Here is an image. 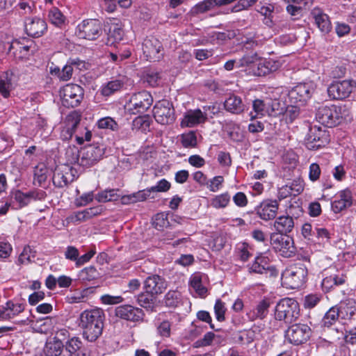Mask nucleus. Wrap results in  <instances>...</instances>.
Returning <instances> with one entry per match:
<instances>
[{
    "label": "nucleus",
    "instance_id": "nucleus-1",
    "mask_svg": "<svg viewBox=\"0 0 356 356\" xmlns=\"http://www.w3.org/2000/svg\"><path fill=\"white\" fill-rule=\"evenodd\" d=\"M105 314L102 309L86 310L80 315L79 326L83 337L90 342L95 341L102 334Z\"/></svg>",
    "mask_w": 356,
    "mask_h": 356
},
{
    "label": "nucleus",
    "instance_id": "nucleus-2",
    "mask_svg": "<svg viewBox=\"0 0 356 356\" xmlns=\"http://www.w3.org/2000/svg\"><path fill=\"white\" fill-rule=\"evenodd\" d=\"M241 65L245 67L247 74L254 76H266L277 71L280 63L273 59H264L257 54L245 56L241 60Z\"/></svg>",
    "mask_w": 356,
    "mask_h": 356
},
{
    "label": "nucleus",
    "instance_id": "nucleus-3",
    "mask_svg": "<svg viewBox=\"0 0 356 356\" xmlns=\"http://www.w3.org/2000/svg\"><path fill=\"white\" fill-rule=\"evenodd\" d=\"M283 103L277 99H255L252 102V111L250 113L251 120L265 115L277 117L283 113Z\"/></svg>",
    "mask_w": 356,
    "mask_h": 356
},
{
    "label": "nucleus",
    "instance_id": "nucleus-4",
    "mask_svg": "<svg viewBox=\"0 0 356 356\" xmlns=\"http://www.w3.org/2000/svg\"><path fill=\"white\" fill-rule=\"evenodd\" d=\"M307 273V264L302 262H297L290 266L282 273V284L286 288L298 289L305 282Z\"/></svg>",
    "mask_w": 356,
    "mask_h": 356
},
{
    "label": "nucleus",
    "instance_id": "nucleus-5",
    "mask_svg": "<svg viewBox=\"0 0 356 356\" xmlns=\"http://www.w3.org/2000/svg\"><path fill=\"white\" fill-rule=\"evenodd\" d=\"M275 318L286 324L296 321L300 316L298 302L290 298L281 299L276 305L274 311Z\"/></svg>",
    "mask_w": 356,
    "mask_h": 356
},
{
    "label": "nucleus",
    "instance_id": "nucleus-6",
    "mask_svg": "<svg viewBox=\"0 0 356 356\" xmlns=\"http://www.w3.org/2000/svg\"><path fill=\"white\" fill-rule=\"evenodd\" d=\"M104 145H89L81 149L78 152L76 158L79 165L83 167H90L99 162L104 154Z\"/></svg>",
    "mask_w": 356,
    "mask_h": 356
},
{
    "label": "nucleus",
    "instance_id": "nucleus-7",
    "mask_svg": "<svg viewBox=\"0 0 356 356\" xmlns=\"http://www.w3.org/2000/svg\"><path fill=\"white\" fill-rule=\"evenodd\" d=\"M330 141L329 133L325 127L312 125L305 138V144L308 149L316 150L325 147Z\"/></svg>",
    "mask_w": 356,
    "mask_h": 356
},
{
    "label": "nucleus",
    "instance_id": "nucleus-8",
    "mask_svg": "<svg viewBox=\"0 0 356 356\" xmlns=\"http://www.w3.org/2000/svg\"><path fill=\"white\" fill-rule=\"evenodd\" d=\"M153 103V97L150 92L142 90L133 94L125 106V108L131 114H142L146 112Z\"/></svg>",
    "mask_w": 356,
    "mask_h": 356
},
{
    "label": "nucleus",
    "instance_id": "nucleus-9",
    "mask_svg": "<svg viewBox=\"0 0 356 356\" xmlns=\"http://www.w3.org/2000/svg\"><path fill=\"white\" fill-rule=\"evenodd\" d=\"M60 92L62 104L67 108L78 106L83 98V89L76 84H67Z\"/></svg>",
    "mask_w": 356,
    "mask_h": 356
},
{
    "label": "nucleus",
    "instance_id": "nucleus-10",
    "mask_svg": "<svg viewBox=\"0 0 356 356\" xmlns=\"http://www.w3.org/2000/svg\"><path fill=\"white\" fill-rule=\"evenodd\" d=\"M154 117L161 124H171L175 121V113L172 104L163 99L157 102L153 108Z\"/></svg>",
    "mask_w": 356,
    "mask_h": 356
},
{
    "label": "nucleus",
    "instance_id": "nucleus-11",
    "mask_svg": "<svg viewBox=\"0 0 356 356\" xmlns=\"http://www.w3.org/2000/svg\"><path fill=\"white\" fill-rule=\"evenodd\" d=\"M102 28L98 19H90L83 21L76 28V34L79 38L94 40L102 34Z\"/></svg>",
    "mask_w": 356,
    "mask_h": 356
},
{
    "label": "nucleus",
    "instance_id": "nucleus-12",
    "mask_svg": "<svg viewBox=\"0 0 356 356\" xmlns=\"http://www.w3.org/2000/svg\"><path fill=\"white\" fill-rule=\"evenodd\" d=\"M313 82L301 83L293 87L288 92V97L291 104H300L303 105L310 99L314 92Z\"/></svg>",
    "mask_w": 356,
    "mask_h": 356
},
{
    "label": "nucleus",
    "instance_id": "nucleus-13",
    "mask_svg": "<svg viewBox=\"0 0 356 356\" xmlns=\"http://www.w3.org/2000/svg\"><path fill=\"white\" fill-rule=\"evenodd\" d=\"M143 51L147 60L159 61L164 54L161 42L154 37L147 38L143 43Z\"/></svg>",
    "mask_w": 356,
    "mask_h": 356
},
{
    "label": "nucleus",
    "instance_id": "nucleus-14",
    "mask_svg": "<svg viewBox=\"0 0 356 356\" xmlns=\"http://www.w3.org/2000/svg\"><path fill=\"white\" fill-rule=\"evenodd\" d=\"M355 86V81L351 80L334 81L329 86L327 93L332 99H343L349 97Z\"/></svg>",
    "mask_w": 356,
    "mask_h": 356
},
{
    "label": "nucleus",
    "instance_id": "nucleus-15",
    "mask_svg": "<svg viewBox=\"0 0 356 356\" xmlns=\"http://www.w3.org/2000/svg\"><path fill=\"white\" fill-rule=\"evenodd\" d=\"M311 332V328L307 324L297 323L289 327L286 337L291 343L299 345L309 339Z\"/></svg>",
    "mask_w": 356,
    "mask_h": 356
},
{
    "label": "nucleus",
    "instance_id": "nucleus-16",
    "mask_svg": "<svg viewBox=\"0 0 356 356\" xmlns=\"http://www.w3.org/2000/svg\"><path fill=\"white\" fill-rule=\"evenodd\" d=\"M316 120L327 127H333L338 123L339 113L336 106L329 104L321 106L316 113Z\"/></svg>",
    "mask_w": 356,
    "mask_h": 356
},
{
    "label": "nucleus",
    "instance_id": "nucleus-17",
    "mask_svg": "<svg viewBox=\"0 0 356 356\" xmlns=\"http://www.w3.org/2000/svg\"><path fill=\"white\" fill-rule=\"evenodd\" d=\"M270 242L274 250L284 257H290L295 253L293 241L289 236L273 234Z\"/></svg>",
    "mask_w": 356,
    "mask_h": 356
},
{
    "label": "nucleus",
    "instance_id": "nucleus-18",
    "mask_svg": "<svg viewBox=\"0 0 356 356\" xmlns=\"http://www.w3.org/2000/svg\"><path fill=\"white\" fill-rule=\"evenodd\" d=\"M115 316L127 321L139 322L143 321L145 313L141 309L131 305H122L115 307Z\"/></svg>",
    "mask_w": 356,
    "mask_h": 356
},
{
    "label": "nucleus",
    "instance_id": "nucleus-19",
    "mask_svg": "<svg viewBox=\"0 0 356 356\" xmlns=\"http://www.w3.org/2000/svg\"><path fill=\"white\" fill-rule=\"evenodd\" d=\"M353 202V195L352 191L348 188L341 190L334 196V199L331 202L332 211L335 213H339L350 207Z\"/></svg>",
    "mask_w": 356,
    "mask_h": 356
},
{
    "label": "nucleus",
    "instance_id": "nucleus-20",
    "mask_svg": "<svg viewBox=\"0 0 356 356\" xmlns=\"http://www.w3.org/2000/svg\"><path fill=\"white\" fill-rule=\"evenodd\" d=\"M254 209L259 218L264 221H268L275 218L279 209V203L275 200H265Z\"/></svg>",
    "mask_w": 356,
    "mask_h": 356
},
{
    "label": "nucleus",
    "instance_id": "nucleus-21",
    "mask_svg": "<svg viewBox=\"0 0 356 356\" xmlns=\"http://www.w3.org/2000/svg\"><path fill=\"white\" fill-rule=\"evenodd\" d=\"M74 179L73 175V168L68 165L56 167L54 172L52 181L57 188H64L67 186L70 182Z\"/></svg>",
    "mask_w": 356,
    "mask_h": 356
},
{
    "label": "nucleus",
    "instance_id": "nucleus-22",
    "mask_svg": "<svg viewBox=\"0 0 356 356\" xmlns=\"http://www.w3.org/2000/svg\"><path fill=\"white\" fill-rule=\"evenodd\" d=\"M167 287L168 282L163 277L158 275H149L144 282V289L156 296L163 293Z\"/></svg>",
    "mask_w": 356,
    "mask_h": 356
},
{
    "label": "nucleus",
    "instance_id": "nucleus-23",
    "mask_svg": "<svg viewBox=\"0 0 356 356\" xmlns=\"http://www.w3.org/2000/svg\"><path fill=\"white\" fill-rule=\"evenodd\" d=\"M25 30L29 36L39 38L47 31V24L39 17L28 18L25 22Z\"/></svg>",
    "mask_w": 356,
    "mask_h": 356
},
{
    "label": "nucleus",
    "instance_id": "nucleus-24",
    "mask_svg": "<svg viewBox=\"0 0 356 356\" xmlns=\"http://www.w3.org/2000/svg\"><path fill=\"white\" fill-rule=\"evenodd\" d=\"M24 305L8 301L5 305H0V320H10L24 310Z\"/></svg>",
    "mask_w": 356,
    "mask_h": 356
},
{
    "label": "nucleus",
    "instance_id": "nucleus-25",
    "mask_svg": "<svg viewBox=\"0 0 356 356\" xmlns=\"http://www.w3.org/2000/svg\"><path fill=\"white\" fill-rule=\"evenodd\" d=\"M311 15L321 32L327 33L331 31L332 24L329 17L320 8H314L311 12Z\"/></svg>",
    "mask_w": 356,
    "mask_h": 356
},
{
    "label": "nucleus",
    "instance_id": "nucleus-26",
    "mask_svg": "<svg viewBox=\"0 0 356 356\" xmlns=\"http://www.w3.org/2000/svg\"><path fill=\"white\" fill-rule=\"evenodd\" d=\"M44 192H38L36 191H30L28 193H23L20 190H17L12 193L13 197L19 204V208L27 206L32 200H41Z\"/></svg>",
    "mask_w": 356,
    "mask_h": 356
},
{
    "label": "nucleus",
    "instance_id": "nucleus-27",
    "mask_svg": "<svg viewBox=\"0 0 356 356\" xmlns=\"http://www.w3.org/2000/svg\"><path fill=\"white\" fill-rule=\"evenodd\" d=\"M273 227L281 235L290 233L294 227L293 218L288 215L280 216L274 221Z\"/></svg>",
    "mask_w": 356,
    "mask_h": 356
},
{
    "label": "nucleus",
    "instance_id": "nucleus-28",
    "mask_svg": "<svg viewBox=\"0 0 356 356\" xmlns=\"http://www.w3.org/2000/svg\"><path fill=\"white\" fill-rule=\"evenodd\" d=\"M205 117L200 109L188 111L181 122V127H192L203 122Z\"/></svg>",
    "mask_w": 356,
    "mask_h": 356
},
{
    "label": "nucleus",
    "instance_id": "nucleus-29",
    "mask_svg": "<svg viewBox=\"0 0 356 356\" xmlns=\"http://www.w3.org/2000/svg\"><path fill=\"white\" fill-rule=\"evenodd\" d=\"M274 268L269 265V259L267 257L259 255L257 256L254 262L250 266L249 270L250 273L257 274L267 273L272 272Z\"/></svg>",
    "mask_w": 356,
    "mask_h": 356
},
{
    "label": "nucleus",
    "instance_id": "nucleus-30",
    "mask_svg": "<svg viewBox=\"0 0 356 356\" xmlns=\"http://www.w3.org/2000/svg\"><path fill=\"white\" fill-rule=\"evenodd\" d=\"M67 126L61 132L60 138L63 140H68L72 138L77 126L81 121V115L76 113L70 115L67 118Z\"/></svg>",
    "mask_w": 356,
    "mask_h": 356
},
{
    "label": "nucleus",
    "instance_id": "nucleus-31",
    "mask_svg": "<svg viewBox=\"0 0 356 356\" xmlns=\"http://www.w3.org/2000/svg\"><path fill=\"white\" fill-rule=\"evenodd\" d=\"M68 356H90L89 353L82 346L81 341L76 337L72 338L65 345Z\"/></svg>",
    "mask_w": 356,
    "mask_h": 356
},
{
    "label": "nucleus",
    "instance_id": "nucleus-32",
    "mask_svg": "<svg viewBox=\"0 0 356 356\" xmlns=\"http://www.w3.org/2000/svg\"><path fill=\"white\" fill-rule=\"evenodd\" d=\"M64 345L61 340L54 337L46 342L43 352L45 356H60Z\"/></svg>",
    "mask_w": 356,
    "mask_h": 356
},
{
    "label": "nucleus",
    "instance_id": "nucleus-33",
    "mask_svg": "<svg viewBox=\"0 0 356 356\" xmlns=\"http://www.w3.org/2000/svg\"><path fill=\"white\" fill-rule=\"evenodd\" d=\"M338 308L340 309L342 318L350 319L356 313V300L353 298L346 299L340 302Z\"/></svg>",
    "mask_w": 356,
    "mask_h": 356
},
{
    "label": "nucleus",
    "instance_id": "nucleus-34",
    "mask_svg": "<svg viewBox=\"0 0 356 356\" xmlns=\"http://www.w3.org/2000/svg\"><path fill=\"white\" fill-rule=\"evenodd\" d=\"M346 281V277L341 273H333L326 276L322 281V287L325 291H330L334 286L343 284Z\"/></svg>",
    "mask_w": 356,
    "mask_h": 356
},
{
    "label": "nucleus",
    "instance_id": "nucleus-35",
    "mask_svg": "<svg viewBox=\"0 0 356 356\" xmlns=\"http://www.w3.org/2000/svg\"><path fill=\"white\" fill-rule=\"evenodd\" d=\"M224 108L234 114L241 113L243 111V104L241 97L235 95H231L224 102Z\"/></svg>",
    "mask_w": 356,
    "mask_h": 356
},
{
    "label": "nucleus",
    "instance_id": "nucleus-36",
    "mask_svg": "<svg viewBox=\"0 0 356 356\" xmlns=\"http://www.w3.org/2000/svg\"><path fill=\"white\" fill-rule=\"evenodd\" d=\"M222 5V0H204L193 7L191 13L194 15L204 13L216 6H221Z\"/></svg>",
    "mask_w": 356,
    "mask_h": 356
},
{
    "label": "nucleus",
    "instance_id": "nucleus-37",
    "mask_svg": "<svg viewBox=\"0 0 356 356\" xmlns=\"http://www.w3.org/2000/svg\"><path fill=\"white\" fill-rule=\"evenodd\" d=\"M124 36V31L118 24H112L109 26L107 33L108 45H113L121 41Z\"/></svg>",
    "mask_w": 356,
    "mask_h": 356
},
{
    "label": "nucleus",
    "instance_id": "nucleus-38",
    "mask_svg": "<svg viewBox=\"0 0 356 356\" xmlns=\"http://www.w3.org/2000/svg\"><path fill=\"white\" fill-rule=\"evenodd\" d=\"M12 76L11 71H6L0 75V93L4 97H8L12 89Z\"/></svg>",
    "mask_w": 356,
    "mask_h": 356
},
{
    "label": "nucleus",
    "instance_id": "nucleus-39",
    "mask_svg": "<svg viewBox=\"0 0 356 356\" xmlns=\"http://www.w3.org/2000/svg\"><path fill=\"white\" fill-rule=\"evenodd\" d=\"M123 82L118 79L110 81L102 86L101 94L105 97L111 96L119 91L123 87Z\"/></svg>",
    "mask_w": 356,
    "mask_h": 356
},
{
    "label": "nucleus",
    "instance_id": "nucleus-40",
    "mask_svg": "<svg viewBox=\"0 0 356 356\" xmlns=\"http://www.w3.org/2000/svg\"><path fill=\"white\" fill-rule=\"evenodd\" d=\"M181 293L177 290H171L165 294L163 299V302L166 307L175 308L179 305V304L181 302Z\"/></svg>",
    "mask_w": 356,
    "mask_h": 356
},
{
    "label": "nucleus",
    "instance_id": "nucleus-41",
    "mask_svg": "<svg viewBox=\"0 0 356 356\" xmlns=\"http://www.w3.org/2000/svg\"><path fill=\"white\" fill-rule=\"evenodd\" d=\"M268 302L266 300H262L257 305L256 308L249 314V318L252 320L264 318L268 314Z\"/></svg>",
    "mask_w": 356,
    "mask_h": 356
},
{
    "label": "nucleus",
    "instance_id": "nucleus-42",
    "mask_svg": "<svg viewBox=\"0 0 356 356\" xmlns=\"http://www.w3.org/2000/svg\"><path fill=\"white\" fill-rule=\"evenodd\" d=\"M254 334L252 330H243L234 333L233 341L234 343L248 344L253 341Z\"/></svg>",
    "mask_w": 356,
    "mask_h": 356
},
{
    "label": "nucleus",
    "instance_id": "nucleus-43",
    "mask_svg": "<svg viewBox=\"0 0 356 356\" xmlns=\"http://www.w3.org/2000/svg\"><path fill=\"white\" fill-rule=\"evenodd\" d=\"M341 316L340 309L338 308V305L331 307L325 314L323 323L325 326H330L333 325Z\"/></svg>",
    "mask_w": 356,
    "mask_h": 356
},
{
    "label": "nucleus",
    "instance_id": "nucleus-44",
    "mask_svg": "<svg viewBox=\"0 0 356 356\" xmlns=\"http://www.w3.org/2000/svg\"><path fill=\"white\" fill-rule=\"evenodd\" d=\"M156 297L155 295L145 291V292L138 294L137 301L138 303L144 308H153Z\"/></svg>",
    "mask_w": 356,
    "mask_h": 356
},
{
    "label": "nucleus",
    "instance_id": "nucleus-45",
    "mask_svg": "<svg viewBox=\"0 0 356 356\" xmlns=\"http://www.w3.org/2000/svg\"><path fill=\"white\" fill-rule=\"evenodd\" d=\"M48 17L51 23L58 27H62L65 22V17L59 9L56 7L49 10Z\"/></svg>",
    "mask_w": 356,
    "mask_h": 356
},
{
    "label": "nucleus",
    "instance_id": "nucleus-46",
    "mask_svg": "<svg viewBox=\"0 0 356 356\" xmlns=\"http://www.w3.org/2000/svg\"><path fill=\"white\" fill-rule=\"evenodd\" d=\"M115 189L105 190L98 193L95 198L99 202H106L110 201H116L119 199L120 195L116 193Z\"/></svg>",
    "mask_w": 356,
    "mask_h": 356
},
{
    "label": "nucleus",
    "instance_id": "nucleus-47",
    "mask_svg": "<svg viewBox=\"0 0 356 356\" xmlns=\"http://www.w3.org/2000/svg\"><path fill=\"white\" fill-rule=\"evenodd\" d=\"M284 106V111L281 115H284L285 119L289 122H292L295 119H296L300 115V108L298 106L295 105H288L286 106L285 103L282 101Z\"/></svg>",
    "mask_w": 356,
    "mask_h": 356
},
{
    "label": "nucleus",
    "instance_id": "nucleus-48",
    "mask_svg": "<svg viewBox=\"0 0 356 356\" xmlns=\"http://www.w3.org/2000/svg\"><path fill=\"white\" fill-rule=\"evenodd\" d=\"M181 143L186 148H193L197 146L196 132L190 131L181 135Z\"/></svg>",
    "mask_w": 356,
    "mask_h": 356
},
{
    "label": "nucleus",
    "instance_id": "nucleus-49",
    "mask_svg": "<svg viewBox=\"0 0 356 356\" xmlns=\"http://www.w3.org/2000/svg\"><path fill=\"white\" fill-rule=\"evenodd\" d=\"M226 131L229 137L234 141H241L243 138V133L236 124H227Z\"/></svg>",
    "mask_w": 356,
    "mask_h": 356
},
{
    "label": "nucleus",
    "instance_id": "nucleus-50",
    "mask_svg": "<svg viewBox=\"0 0 356 356\" xmlns=\"http://www.w3.org/2000/svg\"><path fill=\"white\" fill-rule=\"evenodd\" d=\"M191 287L200 296H204L207 292V289L202 284V277L199 275H194L190 280Z\"/></svg>",
    "mask_w": 356,
    "mask_h": 356
},
{
    "label": "nucleus",
    "instance_id": "nucleus-51",
    "mask_svg": "<svg viewBox=\"0 0 356 356\" xmlns=\"http://www.w3.org/2000/svg\"><path fill=\"white\" fill-rule=\"evenodd\" d=\"M168 213H159L154 217L153 225L158 230H162L165 227L169 226V221L168 220Z\"/></svg>",
    "mask_w": 356,
    "mask_h": 356
},
{
    "label": "nucleus",
    "instance_id": "nucleus-52",
    "mask_svg": "<svg viewBox=\"0 0 356 356\" xmlns=\"http://www.w3.org/2000/svg\"><path fill=\"white\" fill-rule=\"evenodd\" d=\"M99 277V273L95 267L90 266L85 268L79 273V277L84 281L94 280Z\"/></svg>",
    "mask_w": 356,
    "mask_h": 356
},
{
    "label": "nucleus",
    "instance_id": "nucleus-53",
    "mask_svg": "<svg viewBox=\"0 0 356 356\" xmlns=\"http://www.w3.org/2000/svg\"><path fill=\"white\" fill-rule=\"evenodd\" d=\"M133 125L135 128L140 129L142 131H146L147 130H149L150 127L149 118L147 115L137 117L133 121Z\"/></svg>",
    "mask_w": 356,
    "mask_h": 356
},
{
    "label": "nucleus",
    "instance_id": "nucleus-54",
    "mask_svg": "<svg viewBox=\"0 0 356 356\" xmlns=\"http://www.w3.org/2000/svg\"><path fill=\"white\" fill-rule=\"evenodd\" d=\"M258 0H240L238 3L232 8H227V12H238L243 10L248 9L250 6H253Z\"/></svg>",
    "mask_w": 356,
    "mask_h": 356
},
{
    "label": "nucleus",
    "instance_id": "nucleus-55",
    "mask_svg": "<svg viewBox=\"0 0 356 356\" xmlns=\"http://www.w3.org/2000/svg\"><path fill=\"white\" fill-rule=\"evenodd\" d=\"M158 334L163 338H168L171 334V323L163 321L157 327Z\"/></svg>",
    "mask_w": 356,
    "mask_h": 356
},
{
    "label": "nucleus",
    "instance_id": "nucleus-56",
    "mask_svg": "<svg viewBox=\"0 0 356 356\" xmlns=\"http://www.w3.org/2000/svg\"><path fill=\"white\" fill-rule=\"evenodd\" d=\"M160 79L158 72H149L143 76V82L147 83L149 86L155 87L159 86Z\"/></svg>",
    "mask_w": 356,
    "mask_h": 356
},
{
    "label": "nucleus",
    "instance_id": "nucleus-57",
    "mask_svg": "<svg viewBox=\"0 0 356 356\" xmlns=\"http://www.w3.org/2000/svg\"><path fill=\"white\" fill-rule=\"evenodd\" d=\"M321 296L316 294H310L305 298L304 306L305 308H313L320 301Z\"/></svg>",
    "mask_w": 356,
    "mask_h": 356
},
{
    "label": "nucleus",
    "instance_id": "nucleus-58",
    "mask_svg": "<svg viewBox=\"0 0 356 356\" xmlns=\"http://www.w3.org/2000/svg\"><path fill=\"white\" fill-rule=\"evenodd\" d=\"M303 189V185L300 182L297 181L292 183L290 186H286L284 188L290 195L293 196L302 193Z\"/></svg>",
    "mask_w": 356,
    "mask_h": 356
},
{
    "label": "nucleus",
    "instance_id": "nucleus-59",
    "mask_svg": "<svg viewBox=\"0 0 356 356\" xmlns=\"http://www.w3.org/2000/svg\"><path fill=\"white\" fill-rule=\"evenodd\" d=\"M170 183L166 179L160 180L156 186H152L150 190L152 192H166L170 188Z\"/></svg>",
    "mask_w": 356,
    "mask_h": 356
},
{
    "label": "nucleus",
    "instance_id": "nucleus-60",
    "mask_svg": "<svg viewBox=\"0 0 356 356\" xmlns=\"http://www.w3.org/2000/svg\"><path fill=\"white\" fill-rule=\"evenodd\" d=\"M321 175V168L318 164L314 163L309 166V177L312 181H316Z\"/></svg>",
    "mask_w": 356,
    "mask_h": 356
},
{
    "label": "nucleus",
    "instance_id": "nucleus-61",
    "mask_svg": "<svg viewBox=\"0 0 356 356\" xmlns=\"http://www.w3.org/2000/svg\"><path fill=\"white\" fill-rule=\"evenodd\" d=\"M79 256L78 249L74 246H68L65 252V257L67 259L76 261Z\"/></svg>",
    "mask_w": 356,
    "mask_h": 356
},
{
    "label": "nucleus",
    "instance_id": "nucleus-62",
    "mask_svg": "<svg viewBox=\"0 0 356 356\" xmlns=\"http://www.w3.org/2000/svg\"><path fill=\"white\" fill-rule=\"evenodd\" d=\"M233 201L236 206L240 207H245L248 204L247 197L242 192L236 193L233 197Z\"/></svg>",
    "mask_w": 356,
    "mask_h": 356
},
{
    "label": "nucleus",
    "instance_id": "nucleus-63",
    "mask_svg": "<svg viewBox=\"0 0 356 356\" xmlns=\"http://www.w3.org/2000/svg\"><path fill=\"white\" fill-rule=\"evenodd\" d=\"M117 126L115 122L110 118H102L98 122V127L101 129H111L114 130Z\"/></svg>",
    "mask_w": 356,
    "mask_h": 356
},
{
    "label": "nucleus",
    "instance_id": "nucleus-64",
    "mask_svg": "<svg viewBox=\"0 0 356 356\" xmlns=\"http://www.w3.org/2000/svg\"><path fill=\"white\" fill-rule=\"evenodd\" d=\"M73 73V68L70 64H67L63 67L61 70V75L60 76V79L62 81H68L72 78Z\"/></svg>",
    "mask_w": 356,
    "mask_h": 356
}]
</instances>
